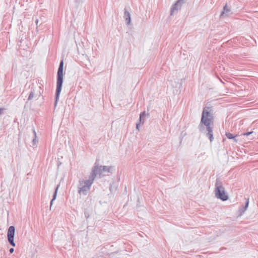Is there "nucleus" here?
<instances>
[{
	"label": "nucleus",
	"instance_id": "nucleus-1",
	"mask_svg": "<svg viewBox=\"0 0 258 258\" xmlns=\"http://www.w3.org/2000/svg\"><path fill=\"white\" fill-rule=\"evenodd\" d=\"M214 116L212 110L208 107L203 108L201 121L198 125L200 132L206 134V136L209 138L210 142L214 140L213 134V125Z\"/></svg>",
	"mask_w": 258,
	"mask_h": 258
},
{
	"label": "nucleus",
	"instance_id": "nucleus-2",
	"mask_svg": "<svg viewBox=\"0 0 258 258\" xmlns=\"http://www.w3.org/2000/svg\"><path fill=\"white\" fill-rule=\"evenodd\" d=\"M95 178V175L91 174L87 180L80 179L78 186V193L80 195L86 196L91 188V186Z\"/></svg>",
	"mask_w": 258,
	"mask_h": 258
},
{
	"label": "nucleus",
	"instance_id": "nucleus-3",
	"mask_svg": "<svg viewBox=\"0 0 258 258\" xmlns=\"http://www.w3.org/2000/svg\"><path fill=\"white\" fill-rule=\"evenodd\" d=\"M63 61L61 60L59 65V67L57 72V82H56V89L55 92V106H56L57 101L59 99V96L61 90L62 85L63 83Z\"/></svg>",
	"mask_w": 258,
	"mask_h": 258
},
{
	"label": "nucleus",
	"instance_id": "nucleus-4",
	"mask_svg": "<svg viewBox=\"0 0 258 258\" xmlns=\"http://www.w3.org/2000/svg\"><path fill=\"white\" fill-rule=\"evenodd\" d=\"M214 193L215 197L222 201H225L228 199V196L226 194L222 182L219 178L216 179Z\"/></svg>",
	"mask_w": 258,
	"mask_h": 258
},
{
	"label": "nucleus",
	"instance_id": "nucleus-5",
	"mask_svg": "<svg viewBox=\"0 0 258 258\" xmlns=\"http://www.w3.org/2000/svg\"><path fill=\"white\" fill-rule=\"evenodd\" d=\"M113 167L112 166H98L96 165V163H95V166H94L91 174L95 173V177L97 176H101L104 175V173L108 172L111 173L112 172V170Z\"/></svg>",
	"mask_w": 258,
	"mask_h": 258
},
{
	"label": "nucleus",
	"instance_id": "nucleus-6",
	"mask_svg": "<svg viewBox=\"0 0 258 258\" xmlns=\"http://www.w3.org/2000/svg\"><path fill=\"white\" fill-rule=\"evenodd\" d=\"M15 233V228L14 226H11L9 227L7 233L8 240L9 243L13 246L15 247L16 244L14 242V236Z\"/></svg>",
	"mask_w": 258,
	"mask_h": 258
},
{
	"label": "nucleus",
	"instance_id": "nucleus-7",
	"mask_svg": "<svg viewBox=\"0 0 258 258\" xmlns=\"http://www.w3.org/2000/svg\"><path fill=\"white\" fill-rule=\"evenodd\" d=\"M184 0H177L176 3L173 4L170 10V15L173 16L175 12L179 10L182 4L184 3Z\"/></svg>",
	"mask_w": 258,
	"mask_h": 258
},
{
	"label": "nucleus",
	"instance_id": "nucleus-8",
	"mask_svg": "<svg viewBox=\"0 0 258 258\" xmlns=\"http://www.w3.org/2000/svg\"><path fill=\"white\" fill-rule=\"evenodd\" d=\"M230 8H228L227 5L226 4L223 8V11L221 13L220 16V18H223L225 16H228L230 14Z\"/></svg>",
	"mask_w": 258,
	"mask_h": 258
},
{
	"label": "nucleus",
	"instance_id": "nucleus-9",
	"mask_svg": "<svg viewBox=\"0 0 258 258\" xmlns=\"http://www.w3.org/2000/svg\"><path fill=\"white\" fill-rule=\"evenodd\" d=\"M246 201L245 205L239 209L240 215H242L247 210L249 205V199H245Z\"/></svg>",
	"mask_w": 258,
	"mask_h": 258
},
{
	"label": "nucleus",
	"instance_id": "nucleus-10",
	"mask_svg": "<svg viewBox=\"0 0 258 258\" xmlns=\"http://www.w3.org/2000/svg\"><path fill=\"white\" fill-rule=\"evenodd\" d=\"M124 18L125 19L126 24L127 25H129L131 23V15L130 13L125 9H124Z\"/></svg>",
	"mask_w": 258,
	"mask_h": 258
},
{
	"label": "nucleus",
	"instance_id": "nucleus-11",
	"mask_svg": "<svg viewBox=\"0 0 258 258\" xmlns=\"http://www.w3.org/2000/svg\"><path fill=\"white\" fill-rule=\"evenodd\" d=\"M226 136L227 138L229 139H233L235 142H237V140L236 139V137L237 136V135H234L232 134H231L230 133H226Z\"/></svg>",
	"mask_w": 258,
	"mask_h": 258
},
{
	"label": "nucleus",
	"instance_id": "nucleus-12",
	"mask_svg": "<svg viewBox=\"0 0 258 258\" xmlns=\"http://www.w3.org/2000/svg\"><path fill=\"white\" fill-rule=\"evenodd\" d=\"M59 186V184L57 185L55 189V191H54V194L53 196V198L50 202V207H51V206L52 205V203H53V201L56 199V197L57 196V190H58Z\"/></svg>",
	"mask_w": 258,
	"mask_h": 258
},
{
	"label": "nucleus",
	"instance_id": "nucleus-13",
	"mask_svg": "<svg viewBox=\"0 0 258 258\" xmlns=\"http://www.w3.org/2000/svg\"><path fill=\"white\" fill-rule=\"evenodd\" d=\"M255 135H256L255 133L254 132H252V131L247 132V133H245L243 134V135L244 136L248 137L249 136H251V138H249L250 139H252L254 138V136Z\"/></svg>",
	"mask_w": 258,
	"mask_h": 258
},
{
	"label": "nucleus",
	"instance_id": "nucleus-14",
	"mask_svg": "<svg viewBox=\"0 0 258 258\" xmlns=\"http://www.w3.org/2000/svg\"><path fill=\"white\" fill-rule=\"evenodd\" d=\"M146 115H149V114H146L145 111H143L141 113L140 115V121H141L142 119H143V121H144V117H145Z\"/></svg>",
	"mask_w": 258,
	"mask_h": 258
},
{
	"label": "nucleus",
	"instance_id": "nucleus-15",
	"mask_svg": "<svg viewBox=\"0 0 258 258\" xmlns=\"http://www.w3.org/2000/svg\"><path fill=\"white\" fill-rule=\"evenodd\" d=\"M33 134H34V137H35V138L33 139V145H35L36 144V133L35 130H34V129L33 130Z\"/></svg>",
	"mask_w": 258,
	"mask_h": 258
},
{
	"label": "nucleus",
	"instance_id": "nucleus-16",
	"mask_svg": "<svg viewBox=\"0 0 258 258\" xmlns=\"http://www.w3.org/2000/svg\"><path fill=\"white\" fill-rule=\"evenodd\" d=\"M33 97H34V93L33 91H31L29 95L28 99V100H30L32 99Z\"/></svg>",
	"mask_w": 258,
	"mask_h": 258
},
{
	"label": "nucleus",
	"instance_id": "nucleus-17",
	"mask_svg": "<svg viewBox=\"0 0 258 258\" xmlns=\"http://www.w3.org/2000/svg\"><path fill=\"white\" fill-rule=\"evenodd\" d=\"M85 217L87 219L89 217V214L88 213H87V212H85Z\"/></svg>",
	"mask_w": 258,
	"mask_h": 258
},
{
	"label": "nucleus",
	"instance_id": "nucleus-18",
	"mask_svg": "<svg viewBox=\"0 0 258 258\" xmlns=\"http://www.w3.org/2000/svg\"><path fill=\"white\" fill-rule=\"evenodd\" d=\"M9 251L11 253H12L14 251V249L13 248H11Z\"/></svg>",
	"mask_w": 258,
	"mask_h": 258
},
{
	"label": "nucleus",
	"instance_id": "nucleus-19",
	"mask_svg": "<svg viewBox=\"0 0 258 258\" xmlns=\"http://www.w3.org/2000/svg\"><path fill=\"white\" fill-rule=\"evenodd\" d=\"M38 23H39V20L38 19H36V20H35V23L36 24V25L38 26Z\"/></svg>",
	"mask_w": 258,
	"mask_h": 258
},
{
	"label": "nucleus",
	"instance_id": "nucleus-20",
	"mask_svg": "<svg viewBox=\"0 0 258 258\" xmlns=\"http://www.w3.org/2000/svg\"><path fill=\"white\" fill-rule=\"evenodd\" d=\"M139 123H137V124H136V128L137 129H138V128H139Z\"/></svg>",
	"mask_w": 258,
	"mask_h": 258
},
{
	"label": "nucleus",
	"instance_id": "nucleus-21",
	"mask_svg": "<svg viewBox=\"0 0 258 258\" xmlns=\"http://www.w3.org/2000/svg\"><path fill=\"white\" fill-rule=\"evenodd\" d=\"M3 110V108H0V115L2 114Z\"/></svg>",
	"mask_w": 258,
	"mask_h": 258
}]
</instances>
